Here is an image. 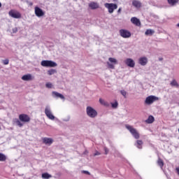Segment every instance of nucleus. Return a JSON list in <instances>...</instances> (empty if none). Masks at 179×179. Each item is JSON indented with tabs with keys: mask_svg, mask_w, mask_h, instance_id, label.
I'll list each match as a JSON object with an SVG mask.
<instances>
[{
	"mask_svg": "<svg viewBox=\"0 0 179 179\" xmlns=\"http://www.w3.org/2000/svg\"><path fill=\"white\" fill-rule=\"evenodd\" d=\"M125 127L129 131L130 134H131L132 136H134L135 139H139V138H141V135L139 134V132H138L136 129L134 128V127L129 124H126Z\"/></svg>",
	"mask_w": 179,
	"mask_h": 179,
	"instance_id": "1",
	"label": "nucleus"
},
{
	"mask_svg": "<svg viewBox=\"0 0 179 179\" xmlns=\"http://www.w3.org/2000/svg\"><path fill=\"white\" fill-rule=\"evenodd\" d=\"M86 111L87 115L90 118H96L97 117V110H94L92 106H87Z\"/></svg>",
	"mask_w": 179,
	"mask_h": 179,
	"instance_id": "2",
	"label": "nucleus"
},
{
	"mask_svg": "<svg viewBox=\"0 0 179 179\" xmlns=\"http://www.w3.org/2000/svg\"><path fill=\"white\" fill-rule=\"evenodd\" d=\"M41 66H45L46 68H55V66H57V63L55 62H52L51 60H43L41 62Z\"/></svg>",
	"mask_w": 179,
	"mask_h": 179,
	"instance_id": "3",
	"label": "nucleus"
},
{
	"mask_svg": "<svg viewBox=\"0 0 179 179\" xmlns=\"http://www.w3.org/2000/svg\"><path fill=\"white\" fill-rule=\"evenodd\" d=\"M105 8L108 9L109 13H114V10L117 9L118 6L116 3H106Z\"/></svg>",
	"mask_w": 179,
	"mask_h": 179,
	"instance_id": "4",
	"label": "nucleus"
},
{
	"mask_svg": "<svg viewBox=\"0 0 179 179\" xmlns=\"http://www.w3.org/2000/svg\"><path fill=\"white\" fill-rule=\"evenodd\" d=\"M159 97L156 96H148L145 101V103L148 106H150V104H153L155 101H158Z\"/></svg>",
	"mask_w": 179,
	"mask_h": 179,
	"instance_id": "5",
	"label": "nucleus"
},
{
	"mask_svg": "<svg viewBox=\"0 0 179 179\" xmlns=\"http://www.w3.org/2000/svg\"><path fill=\"white\" fill-rule=\"evenodd\" d=\"M108 61L109 62H107L108 68H109L110 69H115V65H117V64H118V62L116 60L115 58L113 57H109Z\"/></svg>",
	"mask_w": 179,
	"mask_h": 179,
	"instance_id": "6",
	"label": "nucleus"
},
{
	"mask_svg": "<svg viewBox=\"0 0 179 179\" xmlns=\"http://www.w3.org/2000/svg\"><path fill=\"white\" fill-rule=\"evenodd\" d=\"M18 118L22 124H27V122H29L31 120L30 116H29V115L24 114V113L19 115Z\"/></svg>",
	"mask_w": 179,
	"mask_h": 179,
	"instance_id": "7",
	"label": "nucleus"
},
{
	"mask_svg": "<svg viewBox=\"0 0 179 179\" xmlns=\"http://www.w3.org/2000/svg\"><path fill=\"white\" fill-rule=\"evenodd\" d=\"M119 33L121 37L123 38H129V37L131 36V31L124 29H120Z\"/></svg>",
	"mask_w": 179,
	"mask_h": 179,
	"instance_id": "8",
	"label": "nucleus"
},
{
	"mask_svg": "<svg viewBox=\"0 0 179 179\" xmlns=\"http://www.w3.org/2000/svg\"><path fill=\"white\" fill-rule=\"evenodd\" d=\"M8 15L14 19H20V17H22V14L19 11H16L15 10H10L8 12Z\"/></svg>",
	"mask_w": 179,
	"mask_h": 179,
	"instance_id": "9",
	"label": "nucleus"
},
{
	"mask_svg": "<svg viewBox=\"0 0 179 179\" xmlns=\"http://www.w3.org/2000/svg\"><path fill=\"white\" fill-rule=\"evenodd\" d=\"M34 10H35V15H36V16H37V17H41L44 16V15H45L44 11H43V9L40 8L38 6H36L34 8Z\"/></svg>",
	"mask_w": 179,
	"mask_h": 179,
	"instance_id": "10",
	"label": "nucleus"
},
{
	"mask_svg": "<svg viewBox=\"0 0 179 179\" xmlns=\"http://www.w3.org/2000/svg\"><path fill=\"white\" fill-rule=\"evenodd\" d=\"M45 114L49 118V120H55V117L53 115V114L51 113V110L48 106H47L45 108Z\"/></svg>",
	"mask_w": 179,
	"mask_h": 179,
	"instance_id": "11",
	"label": "nucleus"
},
{
	"mask_svg": "<svg viewBox=\"0 0 179 179\" xmlns=\"http://www.w3.org/2000/svg\"><path fill=\"white\" fill-rule=\"evenodd\" d=\"M124 64L129 68H134L135 67V61L131 58H128L124 61Z\"/></svg>",
	"mask_w": 179,
	"mask_h": 179,
	"instance_id": "12",
	"label": "nucleus"
},
{
	"mask_svg": "<svg viewBox=\"0 0 179 179\" xmlns=\"http://www.w3.org/2000/svg\"><path fill=\"white\" fill-rule=\"evenodd\" d=\"M89 8L92 9V10H94L95 9H99L100 8V6L99 5V3L92 1L89 3Z\"/></svg>",
	"mask_w": 179,
	"mask_h": 179,
	"instance_id": "13",
	"label": "nucleus"
},
{
	"mask_svg": "<svg viewBox=\"0 0 179 179\" xmlns=\"http://www.w3.org/2000/svg\"><path fill=\"white\" fill-rule=\"evenodd\" d=\"M34 79V76H32L31 74H26L22 77V80L27 82H29V80H33Z\"/></svg>",
	"mask_w": 179,
	"mask_h": 179,
	"instance_id": "14",
	"label": "nucleus"
},
{
	"mask_svg": "<svg viewBox=\"0 0 179 179\" xmlns=\"http://www.w3.org/2000/svg\"><path fill=\"white\" fill-rule=\"evenodd\" d=\"M13 125H17L20 128H22L23 127L24 124L20 121V120L17 118L13 119Z\"/></svg>",
	"mask_w": 179,
	"mask_h": 179,
	"instance_id": "15",
	"label": "nucleus"
},
{
	"mask_svg": "<svg viewBox=\"0 0 179 179\" xmlns=\"http://www.w3.org/2000/svg\"><path fill=\"white\" fill-rule=\"evenodd\" d=\"M42 141L43 143H45V145H52V142H54V140H52V138L47 137L42 138Z\"/></svg>",
	"mask_w": 179,
	"mask_h": 179,
	"instance_id": "16",
	"label": "nucleus"
},
{
	"mask_svg": "<svg viewBox=\"0 0 179 179\" xmlns=\"http://www.w3.org/2000/svg\"><path fill=\"white\" fill-rule=\"evenodd\" d=\"M131 22L133 23V24H135L136 26H141V21L139 19L136 18V17H133L131 18Z\"/></svg>",
	"mask_w": 179,
	"mask_h": 179,
	"instance_id": "17",
	"label": "nucleus"
},
{
	"mask_svg": "<svg viewBox=\"0 0 179 179\" xmlns=\"http://www.w3.org/2000/svg\"><path fill=\"white\" fill-rule=\"evenodd\" d=\"M138 64H140V65H142L143 66H145V65H146V64H148V58L141 57L138 59Z\"/></svg>",
	"mask_w": 179,
	"mask_h": 179,
	"instance_id": "18",
	"label": "nucleus"
},
{
	"mask_svg": "<svg viewBox=\"0 0 179 179\" xmlns=\"http://www.w3.org/2000/svg\"><path fill=\"white\" fill-rule=\"evenodd\" d=\"M143 145V141L142 140H137L134 146H136L138 149H142Z\"/></svg>",
	"mask_w": 179,
	"mask_h": 179,
	"instance_id": "19",
	"label": "nucleus"
},
{
	"mask_svg": "<svg viewBox=\"0 0 179 179\" xmlns=\"http://www.w3.org/2000/svg\"><path fill=\"white\" fill-rule=\"evenodd\" d=\"M132 5L135 8H141L142 6V3H141V1H139L134 0L132 1Z\"/></svg>",
	"mask_w": 179,
	"mask_h": 179,
	"instance_id": "20",
	"label": "nucleus"
},
{
	"mask_svg": "<svg viewBox=\"0 0 179 179\" xmlns=\"http://www.w3.org/2000/svg\"><path fill=\"white\" fill-rule=\"evenodd\" d=\"M99 103L101 104V106H104L105 107H109L110 103L106 101L104 99L100 98L99 99Z\"/></svg>",
	"mask_w": 179,
	"mask_h": 179,
	"instance_id": "21",
	"label": "nucleus"
},
{
	"mask_svg": "<svg viewBox=\"0 0 179 179\" xmlns=\"http://www.w3.org/2000/svg\"><path fill=\"white\" fill-rule=\"evenodd\" d=\"M147 124H153L155 122V117L152 115H150L148 120H145Z\"/></svg>",
	"mask_w": 179,
	"mask_h": 179,
	"instance_id": "22",
	"label": "nucleus"
},
{
	"mask_svg": "<svg viewBox=\"0 0 179 179\" xmlns=\"http://www.w3.org/2000/svg\"><path fill=\"white\" fill-rule=\"evenodd\" d=\"M52 94L53 96H55V97H59V99H65V96H64V95L57 92H52Z\"/></svg>",
	"mask_w": 179,
	"mask_h": 179,
	"instance_id": "23",
	"label": "nucleus"
},
{
	"mask_svg": "<svg viewBox=\"0 0 179 179\" xmlns=\"http://www.w3.org/2000/svg\"><path fill=\"white\" fill-rule=\"evenodd\" d=\"M168 3L171 5V6H174L176 3H178V0H167Z\"/></svg>",
	"mask_w": 179,
	"mask_h": 179,
	"instance_id": "24",
	"label": "nucleus"
},
{
	"mask_svg": "<svg viewBox=\"0 0 179 179\" xmlns=\"http://www.w3.org/2000/svg\"><path fill=\"white\" fill-rule=\"evenodd\" d=\"M157 164L161 167V169H163V166H164V162H163V159L161 158H159L157 160Z\"/></svg>",
	"mask_w": 179,
	"mask_h": 179,
	"instance_id": "25",
	"label": "nucleus"
},
{
	"mask_svg": "<svg viewBox=\"0 0 179 179\" xmlns=\"http://www.w3.org/2000/svg\"><path fill=\"white\" fill-rule=\"evenodd\" d=\"M52 177V176H51L48 173H44L42 174V178H44V179L51 178Z\"/></svg>",
	"mask_w": 179,
	"mask_h": 179,
	"instance_id": "26",
	"label": "nucleus"
},
{
	"mask_svg": "<svg viewBox=\"0 0 179 179\" xmlns=\"http://www.w3.org/2000/svg\"><path fill=\"white\" fill-rule=\"evenodd\" d=\"M155 33V31L152 29H147L145 32V36H152Z\"/></svg>",
	"mask_w": 179,
	"mask_h": 179,
	"instance_id": "27",
	"label": "nucleus"
},
{
	"mask_svg": "<svg viewBox=\"0 0 179 179\" xmlns=\"http://www.w3.org/2000/svg\"><path fill=\"white\" fill-rule=\"evenodd\" d=\"M171 86L175 87H179L178 83H177V80H173L171 82Z\"/></svg>",
	"mask_w": 179,
	"mask_h": 179,
	"instance_id": "28",
	"label": "nucleus"
},
{
	"mask_svg": "<svg viewBox=\"0 0 179 179\" xmlns=\"http://www.w3.org/2000/svg\"><path fill=\"white\" fill-rule=\"evenodd\" d=\"M6 160V156L0 152V162H5Z\"/></svg>",
	"mask_w": 179,
	"mask_h": 179,
	"instance_id": "29",
	"label": "nucleus"
},
{
	"mask_svg": "<svg viewBox=\"0 0 179 179\" xmlns=\"http://www.w3.org/2000/svg\"><path fill=\"white\" fill-rule=\"evenodd\" d=\"M48 73L49 74V75H54V73H57V70H55V69H50V70H49V71H48Z\"/></svg>",
	"mask_w": 179,
	"mask_h": 179,
	"instance_id": "30",
	"label": "nucleus"
},
{
	"mask_svg": "<svg viewBox=\"0 0 179 179\" xmlns=\"http://www.w3.org/2000/svg\"><path fill=\"white\" fill-rule=\"evenodd\" d=\"M112 108H117L118 107V102L116 101L115 103H111Z\"/></svg>",
	"mask_w": 179,
	"mask_h": 179,
	"instance_id": "31",
	"label": "nucleus"
},
{
	"mask_svg": "<svg viewBox=\"0 0 179 179\" xmlns=\"http://www.w3.org/2000/svg\"><path fill=\"white\" fill-rule=\"evenodd\" d=\"M120 93L122 95L124 96V99H127V91L123 90L120 91Z\"/></svg>",
	"mask_w": 179,
	"mask_h": 179,
	"instance_id": "32",
	"label": "nucleus"
},
{
	"mask_svg": "<svg viewBox=\"0 0 179 179\" xmlns=\"http://www.w3.org/2000/svg\"><path fill=\"white\" fill-rule=\"evenodd\" d=\"M3 65H8L9 64V59H6L2 61Z\"/></svg>",
	"mask_w": 179,
	"mask_h": 179,
	"instance_id": "33",
	"label": "nucleus"
},
{
	"mask_svg": "<svg viewBox=\"0 0 179 179\" xmlns=\"http://www.w3.org/2000/svg\"><path fill=\"white\" fill-rule=\"evenodd\" d=\"M45 86L48 89H51L52 87V84L51 83H47Z\"/></svg>",
	"mask_w": 179,
	"mask_h": 179,
	"instance_id": "34",
	"label": "nucleus"
},
{
	"mask_svg": "<svg viewBox=\"0 0 179 179\" xmlns=\"http://www.w3.org/2000/svg\"><path fill=\"white\" fill-rule=\"evenodd\" d=\"M82 173H83L84 174H87L88 176H90V172L87 171H83Z\"/></svg>",
	"mask_w": 179,
	"mask_h": 179,
	"instance_id": "35",
	"label": "nucleus"
},
{
	"mask_svg": "<svg viewBox=\"0 0 179 179\" xmlns=\"http://www.w3.org/2000/svg\"><path fill=\"white\" fill-rule=\"evenodd\" d=\"M105 155H108V148H104Z\"/></svg>",
	"mask_w": 179,
	"mask_h": 179,
	"instance_id": "36",
	"label": "nucleus"
},
{
	"mask_svg": "<svg viewBox=\"0 0 179 179\" xmlns=\"http://www.w3.org/2000/svg\"><path fill=\"white\" fill-rule=\"evenodd\" d=\"M101 153L99 151H96V152L94 154V156H100Z\"/></svg>",
	"mask_w": 179,
	"mask_h": 179,
	"instance_id": "37",
	"label": "nucleus"
},
{
	"mask_svg": "<svg viewBox=\"0 0 179 179\" xmlns=\"http://www.w3.org/2000/svg\"><path fill=\"white\" fill-rule=\"evenodd\" d=\"M13 33H17V27H15L13 29Z\"/></svg>",
	"mask_w": 179,
	"mask_h": 179,
	"instance_id": "38",
	"label": "nucleus"
},
{
	"mask_svg": "<svg viewBox=\"0 0 179 179\" xmlns=\"http://www.w3.org/2000/svg\"><path fill=\"white\" fill-rule=\"evenodd\" d=\"M122 11V8H119V9L117 10V13L120 14V13H121Z\"/></svg>",
	"mask_w": 179,
	"mask_h": 179,
	"instance_id": "39",
	"label": "nucleus"
},
{
	"mask_svg": "<svg viewBox=\"0 0 179 179\" xmlns=\"http://www.w3.org/2000/svg\"><path fill=\"white\" fill-rule=\"evenodd\" d=\"M176 172H177L178 175L179 176V167H177L176 169Z\"/></svg>",
	"mask_w": 179,
	"mask_h": 179,
	"instance_id": "40",
	"label": "nucleus"
},
{
	"mask_svg": "<svg viewBox=\"0 0 179 179\" xmlns=\"http://www.w3.org/2000/svg\"><path fill=\"white\" fill-rule=\"evenodd\" d=\"M159 61H163V58H162V57H160V58L159 59Z\"/></svg>",
	"mask_w": 179,
	"mask_h": 179,
	"instance_id": "41",
	"label": "nucleus"
},
{
	"mask_svg": "<svg viewBox=\"0 0 179 179\" xmlns=\"http://www.w3.org/2000/svg\"><path fill=\"white\" fill-rule=\"evenodd\" d=\"M2 7V3L0 2V8Z\"/></svg>",
	"mask_w": 179,
	"mask_h": 179,
	"instance_id": "42",
	"label": "nucleus"
},
{
	"mask_svg": "<svg viewBox=\"0 0 179 179\" xmlns=\"http://www.w3.org/2000/svg\"><path fill=\"white\" fill-rule=\"evenodd\" d=\"M113 2H115V1H117V0H113Z\"/></svg>",
	"mask_w": 179,
	"mask_h": 179,
	"instance_id": "43",
	"label": "nucleus"
},
{
	"mask_svg": "<svg viewBox=\"0 0 179 179\" xmlns=\"http://www.w3.org/2000/svg\"><path fill=\"white\" fill-rule=\"evenodd\" d=\"M30 5H31V6L33 5V3H31Z\"/></svg>",
	"mask_w": 179,
	"mask_h": 179,
	"instance_id": "44",
	"label": "nucleus"
},
{
	"mask_svg": "<svg viewBox=\"0 0 179 179\" xmlns=\"http://www.w3.org/2000/svg\"><path fill=\"white\" fill-rule=\"evenodd\" d=\"M0 131H1V126H0Z\"/></svg>",
	"mask_w": 179,
	"mask_h": 179,
	"instance_id": "45",
	"label": "nucleus"
}]
</instances>
